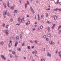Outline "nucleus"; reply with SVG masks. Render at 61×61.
I'll list each match as a JSON object with an SVG mask.
<instances>
[{
  "label": "nucleus",
  "instance_id": "obj_1",
  "mask_svg": "<svg viewBox=\"0 0 61 61\" xmlns=\"http://www.w3.org/2000/svg\"><path fill=\"white\" fill-rule=\"evenodd\" d=\"M9 32V31L8 30H5L4 31V32L6 34V35H7L9 34V33H8V32Z\"/></svg>",
  "mask_w": 61,
  "mask_h": 61
},
{
  "label": "nucleus",
  "instance_id": "obj_2",
  "mask_svg": "<svg viewBox=\"0 0 61 61\" xmlns=\"http://www.w3.org/2000/svg\"><path fill=\"white\" fill-rule=\"evenodd\" d=\"M30 8L32 12L33 13V14H34L35 12H34V10H33V8H32V7H30Z\"/></svg>",
  "mask_w": 61,
  "mask_h": 61
},
{
  "label": "nucleus",
  "instance_id": "obj_3",
  "mask_svg": "<svg viewBox=\"0 0 61 61\" xmlns=\"http://www.w3.org/2000/svg\"><path fill=\"white\" fill-rule=\"evenodd\" d=\"M47 36L48 37H50V38H51L52 37V36L50 34H48Z\"/></svg>",
  "mask_w": 61,
  "mask_h": 61
},
{
  "label": "nucleus",
  "instance_id": "obj_4",
  "mask_svg": "<svg viewBox=\"0 0 61 61\" xmlns=\"http://www.w3.org/2000/svg\"><path fill=\"white\" fill-rule=\"evenodd\" d=\"M47 55L48 56H49L50 57H51V54H49V52L48 53Z\"/></svg>",
  "mask_w": 61,
  "mask_h": 61
},
{
  "label": "nucleus",
  "instance_id": "obj_5",
  "mask_svg": "<svg viewBox=\"0 0 61 61\" xmlns=\"http://www.w3.org/2000/svg\"><path fill=\"white\" fill-rule=\"evenodd\" d=\"M30 23V21H28V22L26 23V25H27L28 24H29Z\"/></svg>",
  "mask_w": 61,
  "mask_h": 61
},
{
  "label": "nucleus",
  "instance_id": "obj_6",
  "mask_svg": "<svg viewBox=\"0 0 61 61\" xmlns=\"http://www.w3.org/2000/svg\"><path fill=\"white\" fill-rule=\"evenodd\" d=\"M57 18V17L56 16H55L54 17V20H56Z\"/></svg>",
  "mask_w": 61,
  "mask_h": 61
},
{
  "label": "nucleus",
  "instance_id": "obj_7",
  "mask_svg": "<svg viewBox=\"0 0 61 61\" xmlns=\"http://www.w3.org/2000/svg\"><path fill=\"white\" fill-rule=\"evenodd\" d=\"M7 4V6H8V7H10V6H9L10 3H9V1H8Z\"/></svg>",
  "mask_w": 61,
  "mask_h": 61
},
{
  "label": "nucleus",
  "instance_id": "obj_8",
  "mask_svg": "<svg viewBox=\"0 0 61 61\" xmlns=\"http://www.w3.org/2000/svg\"><path fill=\"white\" fill-rule=\"evenodd\" d=\"M12 43H10L9 45V47H11V46H12Z\"/></svg>",
  "mask_w": 61,
  "mask_h": 61
},
{
  "label": "nucleus",
  "instance_id": "obj_9",
  "mask_svg": "<svg viewBox=\"0 0 61 61\" xmlns=\"http://www.w3.org/2000/svg\"><path fill=\"white\" fill-rule=\"evenodd\" d=\"M3 5L4 6V7L5 8L6 7V4L5 3H3Z\"/></svg>",
  "mask_w": 61,
  "mask_h": 61
},
{
  "label": "nucleus",
  "instance_id": "obj_10",
  "mask_svg": "<svg viewBox=\"0 0 61 61\" xmlns=\"http://www.w3.org/2000/svg\"><path fill=\"white\" fill-rule=\"evenodd\" d=\"M17 44H18V42H17V41H16L15 45V46L16 47V46H17Z\"/></svg>",
  "mask_w": 61,
  "mask_h": 61
},
{
  "label": "nucleus",
  "instance_id": "obj_11",
  "mask_svg": "<svg viewBox=\"0 0 61 61\" xmlns=\"http://www.w3.org/2000/svg\"><path fill=\"white\" fill-rule=\"evenodd\" d=\"M3 15L5 16V15L6 14V12H3Z\"/></svg>",
  "mask_w": 61,
  "mask_h": 61
},
{
  "label": "nucleus",
  "instance_id": "obj_12",
  "mask_svg": "<svg viewBox=\"0 0 61 61\" xmlns=\"http://www.w3.org/2000/svg\"><path fill=\"white\" fill-rule=\"evenodd\" d=\"M18 21H19V22H20V20H21V18L20 17L18 18Z\"/></svg>",
  "mask_w": 61,
  "mask_h": 61
},
{
  "label": "nucleus",
  "instance_id": "obj_13",
  "mask_svg": "<svg viewBox=\"0 0 61 61\" xmlns=\"http://www.w3.org/2000/svg\"><path fill=\"white\" fill-rule=\"evenodd\" d=\"M1 57L3 59L5 57V56H4V55H1Z\"/></svg>",
  "mask_w": 61,
  "mask_h": 61
},
{
  "label": "nucleus",
  "instance_id": "obj_14",
  "mask_svg": "<svg viewBox=\"0 0 61 61\" xmlns=\"http://www.w3.org/2000/svg\"><path fill=\"white\" fill-rule=\"evenodd\" d=\"M58 54H59V56L60 57H61V52H59Z\"/></svg>",
  "mask_w": 61,
  "mask_h": 61
},
{
  "label": "nucleus",
  "instance_id": "obj_15",
  "mask_svg": "<svg viewBox=\"0 0 61 61\" xmlns=\"http://www.w3.org/2000/svg\"><path fill=\"white\" fill-rule=\"evenodd\" d=\"M52 42H52V41H50L49 42V43L51 45L52 44Z\"/></svg>",
  "mask_w": 61,
  "mask_h": 61
},
{
  "label": "nucleus",
  "instance_id": "obj_16",
  "mask_svg": "<svg viewBox=\"0 0 61 61\" xmlns=\"http://www.w3.org/2000/svg\"><path fill=\"white\" fill-rule=\"evenodd\" d=\"M17 10H15L14 11V13L15 14L16 13H17Z\"/></svg>",
  "mask_w": 61,
  "mask_h": 61
},
{
  "label": "nucleus",
  "instance_id": "obj_17",
  "mask_svg": "<svg viewBox=\"0 0 61 61\" xmlns=\"http://www.w3.org/2000/svg\"><path fill=\"white\" fill-rule=\"evenodd\" d=\"M57 10H58L57 8H56V9H54V11H57Z\"/></svg>",
  "mask_w": 61,
  "mask_h": 61
},
{
  "label": "nucleus",
  "instance_id": "obj_18",
  "mask_svg": "<svg viewBox=\"0 0 61 61\" xmlns=\"http://www.w3.org/2000/svg\"><path fill=\"white\" fill-rule=\"evenodd\" d=\"M10 8L11 9H12V10H13L14 9V6Z\"/></svg>",
  "mask_w": 61,
  "mask_h": 61
},
{
  "label": "nucleus",
  "instance_id": "obj_19",
  "mask_svg": "<svg viewBox=\"0 0 61 61\" xmlns=\"http://www.w3.org/2000/svg\"><path fill=\"white\" fill-rule=\"evenodd\" d=\"M38 20H40V17H39V14H38Z\"/></svg>",
  "mask_w": 61,
  "mask_h": 61
},
{
  "label": "nucleus",
  "instance_id": "obj_20",
  "mask_svg": "<svg viewBox=\"0 0 61 61\" xmlns=\"http://www.w3.org/2000/svg\"><path fill=\"white\" fill-rule=\"evenodd\" d=\"M43 26L41 25L40 26V29H42L43 28Z\"/></svg>",
  "mask_w": 61,
  "mask_h": 61
},
{
  "label": "nucleus",
  "instance_id": "obj_21",
  "mask_svg": "<svg viewBox=\"0 0 61 61\" xmlns=\"http://www.w3.org/2000/svg\"><path fill=\"white\" fill-rule=\"evenodd\" d=\"M17 50H19V51H20L21 49L20 48L19 49H17Z\"/></svg>",
  "mask_w": 61,
  "mask_h": 61
},
{
  "label": "nucleus",
  "instance_id": "obj_22",
  "mask_svg": "<svg viewBox=\"0 0 61 61\" xmlns=\"http://www.w3.org/2000/svg\"><path fill=\"white\" fill-rule=\"evenodd\" d=\"M20 38L21 39H22V35L21 34H20Z\"/></svg>",
  "mask_w": 61,
  "mask_h": 61
},
{
  "label": "nucleus",
  "instance_id": "obj_23",
  "mask_svg": "<svg viewBox=\"0 0 61 61\" xmlns=\"http://www.w3.org/2000/svg\"><path fill=\"white\" fill-rule=\"evenodd\" d=\"M46 17H48V13H46Z\"/></svg>",
  "mask_w": 61,
  "mask_h": 61
},
{
  "label": "nucleus",
  "instance_id": "obj_24",
  "mask_svg": "<svg viewBox=\"0 0 61 61\" xmlns=\"http://www.w3.org/2000/svg\"><path fill=\"white\" fill-rule=\"evenodd\" d=\"M27 3H26L25 5V8H26V7H27Z\"/></svg>",
  "mask_w": 61,
  "mask_h": 61
},
{
  "label": "nucleus",
  "instance_id": "obj_25",
  "mask_svg": "<svg viewBox=\"0 0 61 61\" xmlns=\"http://www.w3.org/2000/svg\"><path fill=\"white\" fill-rule=\"evenodd\" d=\"M5 26V24L4 23L3 24V27H4Z\"/></svg>",
  "mask_w": 61,
  "mask_h": 61
},
{
  "label": "nucleus",
  "instance_id": "obj_26",
  "mask_svg": "<svg viewBox=\"0 0 61 61\" xmlns=\"http://www.w3.org/2000/svg\"><path fill=\"white\" fill-rule=\"evenodd\" d=\"M0 44L1 45H3V44H4V42L3 41L1 42Z\"/></svg>",
  "mask_w": 61,
  "mask_h": 61
},
{
  "label": "nucleus",
  "instance_id": "obj_27",
  "mask_svg": "<svg viewBox=\"0 0 61 61\" xmlns=\"http://www.w3.org/2000/svg\"><path fill=\"white\" fill-rule=\"evenodd\" d=\"M43 37L44 38H45L46 37V35H44L43 36Z\"/></svg>",
  "mask_w": 61,
  "mask_h": 61
},
{
  "label": "nucleus",
  "instance_id": "obj_28",
  "mask_svg": "<svg viewBox=\"0 0 61 61\" xmlns=\"http://www.w3.org/2000/svg\"><path fill=\"white\" fill-rule=\"evenodd\" d=\"M44 17V16H43V15H41V18H42L43 17Z\"/></svg>",
  "mask_w": 61,
  "mask_h": 61
},
{
  "label": "nucleus",
  "instance_id": "obj_29",
  "mask_svg": "<svg viewBox=\"0 0 61 61\" xmlns=\"http://www.w3.org/2000/svg\"><path fill=\"white\" fill-rule=\"evenodd\" d=\"M35 42L36 44H37V41L36 40L35 41Z\"/></svg>",
  "mask_w": 61,
  "mask_h": 61
},
{
  "label": "nucleus",
  "instance_id": "obj_30",
  "mask_svg": "<svg viewBox=\"0 0 61 61\" xmlns=\"http://www.w3.org/2000/svg\"><path fill=\"white\" fill-rule=\"evenodd\" d=\"M8 25H6V28H8Z\"/></svg>",
  "mask_w": 61,
  "mask_h": 61
},
{
  "label": "nucleus",
  "instance_id": "obj_31",
  "mask_svg": "<svg viewBox=\"0 0 61 61\" xmlns=\"http://www.w3.org/2000/svg\"><path fill=\"white\" fill-rule=\"evenodd\" d=\"M28 49H30V46H29L28 47Z\"/></svg>",
  "mask_w": 61,
  "mask_h": 61
},
{
  "label": "nucleus",
  "instance_id": "obj_32",
  "mask_svg": "<svg viewBox=\"0 0 61 61\" xmlns=\"http://www.w3.org/2000/svg\"><path fill=\"white\" fill-rule=\"evenodd\" d=\"M48 30H50V28L49 27H48V29H47Z\"/></svg>",
  "mask_w": 61,
  "mask_h": 61
},
{
  "label": "nucleus",
  "instance_id": "obj_33",
  "mask_svg": "<svg viewBox=\"0 0 61 61\" xmlns=\"http://www.w3.org/2000/svg\"><path fill=\"white\" fill-rule=\"evenodd\" d=\"M12 54H15V51H13L12 52Z\"/></svg>",
  "mask_w": 61,
  "mask_h": 61
},
{
  "label": "nucleus",
  "instance_id": "obj_34",
  "mask_svg": "<svg viewBox=\"0 0 61 61\" xmlns=\"http://www.w3.org/2000/svg\"><path fill=\"white\" fill-rule=\"evenodd\" d=\"M35 53L36 54H37V51H36V50H35Z\"/></svg>",
  "mask_w": 61,
  "mask_h": 61
},
{
  "label": "nucleus",
  "instance_id": "obj_35",
  "mask_svg": "<svg viewBox=\"0 0 61 61\" xmlns=\"http://www.w3.org/2000/svg\"><path fill=\"white\" fill-rule=\"evenodd\" d=\"M19 1L20 3H22V0H19Z\"/></svg>",
  "mask_w": 61,
  "mask_h": 61
},
{
  "label": "nucleus",
  "instance_id": "obj_36",
  "mask_svg": "<svg viewBox=\"0 0 61 61\" xmlns=\"http://www.w3.org/2000/svg\"><path fill=\"white\" fill-rule=\"evenodd\" d=\"M61 30H60L59 31V34H60V33H61Z\"/></svg>",
  "mask_w": 61,
  "mask_h": 61
},
{
  "label": "nucleus",
  "instance_id": "obj_37",
  "mask_svg": "<svg viewBox=\"0 0 61 61\" xmlns=\"http://www.w3.org/2000/svg\"><path fill=\"white\" fill-rule=\"evenodd\" d=\"M13 37H11L10 38V39H13Z\"/></svg>",
  "mask_w": 61,
  "mask_h": 61
},
{
  "label": "nucleus",
  "instance_id": "obj_38",
  "mask_svg": "<svg viewBox=\"0 0 61 61\" xmlns=\"http://www.w3.org/2000/svg\"><path fill=\"white\" fill-rule=\"evenodd\" d=\"M19 37L18 36L16 37V39H19Z\"/></svg>",
  "mask_w": 61,
  "mask_h": 61
},
{
  "label": "nucleus",
  "instance_id": "obj_39",
  "mask_svg": "<svg viewBox=\"0 0 61 61\" xmlns=\"http://www.w3.org/2000/svg\"><path fill=\"white\" fill-rule=\"evenodd\" d=\"M27 5H29V1H27Z\"/></svg>",
  "mask_w": 61,
  "mask_h": 61
},
{
  "label": "nucleus",
  "instance_id": "obj_40",
  "mask_svg": "<svg viewBox=\"0 0 61 61\" xmlns=\"http://www.w3.org/2000/svg\"><path fill=\"white\" fill-rule=\"evenodd\" d=\"M53 27H55V26H56V24H54L53 25Z\"/></svg>",
  "mask_w": 61,
  "mask_h": 61
},
{
  "label": "nucleus",
  "instance_id": "obj_41",
  "mask_svg": "<svg viewBox=\"0 0 61 61\" xmlns=\"http://www.w3.org/2000/svg\"><path fill=\"white\" fill-rule=\"evenodd\" d=\"M12 41L11 40L10 41V43H11L12 44Z\"/></svg>",
  "mask_w": 61,
  "mask_h": 61
},
{
  "label": "nucleus",
  "instance_id": "obj_42",
  "mask_svg": "<svg viewBox=\"0 0 61 61\" xmlns=\"http://www.w3.org/2000/svg\"><path fill=\"white\" fill-rule=\"evenodd\" d=\"M52 44L53 45H55V43H54L53 42H52Z\"/></svg>",
  "mask_w": 61,
  "mask_h": 61
},
{
  "label": "nucleus",
  "instance_id": "obj_43",
  "mask_svg": "<svg viewBox=\"0 0 61 61\" xmlns=\"http://www.w3.org/2000/svg\"><path fill=\"white\" fill-rule=\"evenodd\" d=\"M13 21V19H11V22H12Z\"/></svg>",
  "mask_w": 61,
  "mask_h": 61
},
{
  "label": "nucleus",
  "instance_id": "obj_44",
  "mask_svg": "<svg viewBox=\"0 0 61 61\" xmlns=\"http://www.w3.org/2000/svg\"><path fill=\"white\" fill-rule=\"evenodd\" d=\"M46 40L47 41H48V40H49L48 39V38H46Z\"/></svg>",
  "mask_w": 61,
  "mask_h": 61
},
{
  "label": "nucleus",
  "instance_id": "obj_45",
  "mask_svg": "<svg viewBox=\"0 0 61 61\" xmlns=\"http://www.w3.org/2000/svg\"><path fill=\"white\" fill-rule=\"evenodd\" d=\"M58 2H59V1H58V0L57 2H56V4H58Z\"/></svg>",
  "mask_w": 61,
  "mask_h": 61
},
{
  "label": "nucleus",
  "instance_id": "obj_46",
  "mask_svg": "<svg viewBox=\"0 0 61 61\" xmlns=\"http://www.w3.org/2000/svg\"><path fill=\"white\" fill-rule=\"evenodd\" d=\"M25 45V43H23V44H22V46H23Z\"/></svg>",
  "mask_w": 61,
  "mask_h": 61
},
{
  "label": "nucleus",
  "instance_id": "obj_47",
  "mask_svg": "<svg viewBox=\"0 0 61 61\" xmlns=\"http://www.w3.org/2000/svg\"><path fill=\"white\" fill-rule=\"evenodd\" d=\"M58 10H59V11H61V9H58Z\"/></svg>",
  "mask_w": 61,
  "mask_h": 61
},
{
  "label": "nucleus",
  "instance_id": "obj_48",
  "mask_svg": "<svg viewBox=\"0 0 61 61\" xmlns=\"http://www.w3.org/2000/svg\"><path fill=\"white\" fill-rule=\"evenodd\" d=\"M57 53H58V51L57 50L56 51V54H57Z\"/></svg>",
  "mask_w": 61,
  "mask_h": 61
},
{
  "label": "nucleus",
  "instance_id": "obj_49",
  "mask_svg": "<svg viewBox=\"0 0 61 61\" xmlns=\"http://www.w3.org/2000/svg\"><path fill=\"white\" fill-rule=\"evenodd\" d=\"M10 57L12 58L13 57V55H10Z\"/></svg>",
  "mask_w": 61,
  "mask_h": 61
},
{
  "label": "nucleus",
  "instance_id": "obj_50",
  "mask_svg": "<svg viewBox=\"0 0 61 61\" xmlns=\"http://www.w3.org/2000/svg\"><path fill=\"white\" fill-rule=\"evenodd\" d=\"M30 42L31 43H33V41H30Z\"/></svg>",
  "mask_w": 61,
  "mask_h": 61
},
{
  "label": "nucleus",
  "instance_id": "obj_51",
  "mask_svg": "<svg viewBox=\"0 0 61 61\" xmlns=\"http://www.w3.org/2000/svg\"><path fill=\"white\" fill-rule=\"evenodd\" d=\"M58 3H59V4H60V5H61V2H58Z\"/></svg>",
  "mask_w": 61,
  "mask_h": 61
},
{
  "label": "nucleus",
  "instance_id": "obj_52",
  "mask_svg": "<svg viewBox=\"0 0 61 61\" xmlns=\"http://www.w3.org/2000/svg\"><path fill=\"white\" fill-rule=\"evenodd\" d=\"M27 17H29V15L28 14L27 16Z\"/></svg>",
  "mask_w": 61,
  "mask_h": 61
},
{
  "label": "nucleus",
  "instance_id": "obj_53",
  "mask_svg": "<svg viewBox=\"0 0 61 61\" xmlns=\"http://www.w3.org/2000/svg\"><path fill=\"white\" fill-rule=\"evenodd\" d=\"M16 25H19V26L20 25H19V24H16Z\"/></svg>",
  "mask_w": 61,
  "mask_h": 61
},
{
  "label": "nucleus",
  "instance_id": "obj_54",
  "mask_svg": "<svg viewBox=\"0 0 61 61\" xmlns=\"http://www.w3.org/2000/svg\"><path fill=\"white\" fill-rule=\"evenodd\" d=\"M15 57H17V55H16L15 54Z\"/></svg>",
  "mask_w": 61,
  "mask_h": 61
},
{
  "label": "nucleus",
  "instance_id": "obj_55",
  "mask_svg": "<svg viewBox=\"0 0 61 61\" xmlns=\"http://www.w3.org/2000/svg\"><path fill=\"white\" fill-rule=\"evenodd\" d=\"M4 60H6V58H5V57H4Z\"/></svg>",
  "mask_w": 61,
  "mask_h": 61
},
{
  "label": "nucleus",
  "instance_id": "obj_56",
  "mask_svg": "<svg viewBox=\"0 0 61 61\" xmlns=\"http://www.w3.org/2000/svg\"><path fill=\"white\" fill-rule=\"evenodd\" d=\"M61 26H59V28H61Z\"/></svg>",
  "mask_w": 61,
  "mask_h": 61
},
{
  "label": "nucleus",
  "instance_id": "obj_57",
  "mask_svg": "<svg viewBox=\"0 0 61 61\" xmlns=\"http://www.w3.org/2000/svg\"><path fill=\"white\" fill-rule=\"evenodd\" d=\"M46 10H50V8H49L48 9H46Z\"/></svg>",
  "mask_w": 61,
  "mask_h": 61
},
{
  "label": "nucleus",
  "instance_id": "obj_58",
  "mask_svg": "<svg viewBox=\"0 0 61 61\" xmlns=\"http://www.w3.org/2000/svg\"><path fill=\"white\" fill-rule=\"evenodd\" d=\"M45 60H46V59H45V58H44L43 59V60L44 61H45Z\"/></svg>",
  "mask_w": 61,
  "mask_h": 61
},
{
  "label": "nucleus",
  "instance_id": "obj_59",
  "mask_svg": "<svg viewBox=\"0 0 61 61\" xmlns=\"http://www.w3.org/2000/svg\"><path fill=\"white\" fill-rule=\"evenodd\" d=\"M50 31V30H48V32H49Z\"/></svg>",
  "mask_w": 61,
  "mask_h": 61
},
{
  "label": "nucleus",
  "instance_id": "obj_60",
  "mask_svg": "<svg viewBox=\"0 0 61 61\" xmlns=\"http://www.w3.org/2000/svg\"><path fill=\"white\" fill-rule=\"evenodd\" d=\"M47 23H48V24H49L50 23L49 22V21H48L47 22Z\"/></svg>",
  "mask_w": 61,
  "mask_h": 61
},
{
  "label": "nucleus",
  "instance_id": "obj_61",
  "mask_svg": "<svg viewBox=\"0 0 61 61\" xmlns=\"http://www.w3.org/2000/svg\"><path fill=\"white\" fill-rule=\"evenodd\" d=\"M51 28H52V29H54V27H52Z\"/></svg>",
  "mask_w": 61,
  "mask_h": 61
},
{
  "label": "nucleus",
  "instance_id": "obj_62",
  "mask_svg": "<svg viewBox=\"0 0 61 61\" xmlns=\"http://www.w3.org/2000/svg\"><path fill=\"white\" fill-rule=\"evenodd\" d=\"M33 30H34V31H35V28H34L33 29Z\"/></svg>",
  "mask_w": 61,
  "mask_h": 61
},
{
  "label": "nucleus",
  "instance_id": "obj_63",
  "mask_svg": "<svg viewBox=\"0 0 61 61\" xmlns=\"http://www.w3.org/2000/svg\"><path fill=\"white\" fill-rule=\"evenodd\" d=\"M35 24H36H36H37V23L36 22H35Z\"/></svg>",
  "mask_w": 61,
  "mask_h": 61
},
{
  "label": "nucleus",
  "instance_id": "obj_64",
  "mask_svg": "<svg viewBox=\"0 0 61 61\" xmlns=\"http://www.w3.org/2000/svg\"><path fill=\"white\" fill-rule=\"evenodd\" d=\"M35 27H36V26H37V25H35Z\"/></svg>",
  "mask_w": 61,
  "mask_h": 61
}]
</instances>
